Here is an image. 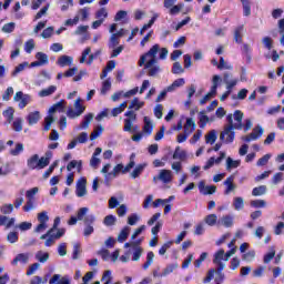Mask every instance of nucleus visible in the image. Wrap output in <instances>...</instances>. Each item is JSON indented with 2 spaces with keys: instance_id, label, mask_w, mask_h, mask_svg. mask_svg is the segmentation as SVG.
<instances>
[{
  "instance_id": "a211bd4d",
  "label": "nucleus",
  "mask_w": 284,
  "mask_h": 284,
  "mask_svg": "<svg viewBox=\"0 0 284 284\" xmlns=\"http://www.w3.org/2000/svg\"><path fill=\"white\" fill-rule=\"evenodd\" d=\"M197 187L200 190V194H203L204 196H207V194H214V192H216V186L205 185V181H200Z\"/></svg>"
},
{
  "instance_id": "f257e3e1",
  "label": "nucleus",
  "mask_w": 284,
  "mask_h": 284,
  "mask_svg": "<svg viewBox=\"0 0 284 284\" xmlns=\"http://www.w3.org/2000/svg\"><path fill=\"white\" fill-rule=\"evenodd\" d=\"M159 50H161V47L154 44L146 53L140 57L138 65H140V68H143V65L144 68H150L151 65L156 64V54H159Z\"/></svg>"
},
{
  "instance_id": "c9c22d12",
  "label": "nucleus",
  "mask_w": 284,
  "mask_h": 284,
  "mask_svg": "<svg viewBox=\"0 0 284 284\" xmlns=\"http://www.w3.org/2000/svg\"><path fill=\"white\" fill-rule=\"evenodd\" d=\"M74 168H77L78 172L81 173V171L83 170V162L81 160L80 161L73 160L67 165L68 172H72Z\"/></svg>"
},
{
  "instance_id": "7c9ffc66",
  "label": "nucleus",
  "mask_w": 284,
  "mask_h": 284,
  "mask_svg": "<svg viewBox=\"0 0 284 284\" xmlns=\"http://www.w3.org/2000/svg\"><path fill=\"white\" fill-rule=\"evenodd\" d=\"M173 159L179 161H185V159H187V151L181 149V146H178L173 153Z\"/></svg>"
},
{
  "instance_id": "a18cd8bd",
  "label": "nucleus",
  "mask_w": 284,
  "mask_h": 284,
  "mask_svg": "<svg viewBox=\"0 0 284 284\" xmlns=\"http://www.w3.org/2000/svg\"><path fill=\"white\" fill-rule=\"evenodd\" d=\"M50 258V253L43 252V251H38L36 253V260L39 261V263H48Z\"/></svg>"
},
{
  "instance_id": "69168bd1",
  "label": "nucleus",
  "mask_w": 284,
  "mask_h": 284,
  "mask_svg": "<svg viewBox=\"0 0 284 284\" xmlns=\"http://www.w3.org/2000/svg\"><path fill=\"white\" fill-rule=\"evenodd\" d=\"M12 129L14 132H21V130H23V120L21 118H16L12 123Z\"/></svg>"
},
{
  "instance_id": "7ed1b4c3",
  "label": "nucleus",
  "mask_w": 284,
  "mask_h": 284,
  "mask_svg": "<svg viewBox=\"0 0 284 284\" xmlns=\"http://www.w3.org/2000/svg\"><path fill=\"white\" fill-rule=\"evenodd\" d=\"M226 121L229 126L233 128L234 130H243V112L236 110L233 115L229 114L226 116Z\"/></svg>"
},
{
  "instance_id": "e2e57ef3",
  "label": "nucleus",
  "mask_w": 284,
  "mask_h": 284,
  "mask_svg": "<svg viewBox=\"0 0 284 284\" xmlns=\"http://www.w3.org/2000/svg\"><path fill=\"white\" fill-rule=\"evenodd\" d=\"M125 108H128V102H122L118 108L112 109V116H119V114H121Z\"/></svg>"
},
{
  "instance_id": "8fccbe9b",
  "label": "nucleus",
  "mask_w": 284,
  "mask_h": 284,
  "mask_svg": "<svg viewBox=\"0 0 284 284\" xmlns=\"http://www.w3.org/2000/svg\"><path fill=\"white\" fill-rule=\"evenodd\" d=\"M274 256H276V247L271 246L268 248V252L264 255V258H263L264 263L265 264L271 263Z\"/></svg>"
},
{
  "instance_id": "338daca9",
  "label": "nucleus",
  "mask_w": 284,
  "mask_h": 284,
  "mask_svg": "<svg viewBox=\"0 0 284 284\" xmlns=\"http://www.w3.org/2000/svg\"><path fill=\"white\" fill-rule=\"evenodd\" d=\"M95 19L100 21H105V19H108V9L101 8L100 10H98L95 12Z\"/></svg>"
},
{
  "instance_id": "39448f33",
  "label": "nucleus",
  "mask_w": 284,
  "mask_h": 284,
  "mask_svg": "<svg viewBox=\"0 0 284 284\" xmlns=\"http://www.w3.org/2000/svg\"><path fill=\"white\" fill-rule=\"evenodd\" d=\"M50 221V216L48 215L47 211H42L38 213V225L34 229L37 234H43L45 230H48V223Z\"/></svg>"
},
{
  "instance_id": "680f3d73",
  "label": "nucleus",
  "mask_w": 284,
  "mask_h": 284,
  "mask_svg": "<svg viewBox=\"0 0 284 284\" xmlns=\"http://www.w3.org/2000/svg\"><path fill=\"white\" fill-rule=\"evenodd\" d=\"M256 257V251L251 250L242 255V261H246V263H252Z\"/></svg>"
},
{
  "instance_id": "e433bc0d",
  "label": "nucleus",
  "mask_w": 284,
  "mask_h": 284,
  "mask_svg": "<svg viewBox=\"0 0 284 284\" xmlns=\"http://www.w3.org/2000/svg\"><path fill=\"white\" fill-rule=\"evenodd\" d=\"M216 139H219V135L216 133V130H211L206 135H205V143L209 145H214L216 143Z\"/></svg>"
},
{
  "instance_id": "6ab92c4d",
  "label": "nucleus",
  "mask_w": 284,
  "mask_h": 284,
  "mask_svg": "<svg viewBox=\"0 0 284 284\" xmlns=\"http://www.w3.org/2000/svg\"><path fill=\"white\" fill-rule=\"evenodd\" d=\"M71 278L69 275L61 276V274H54L50 280L49 284H70Z\"/></svg>"
},
{
  "instance_id": "79ce46f5",
  "label": "nucleus",
  "mask_w": 284,
  "mask_h": 284,
  "mask_svg": "<svg viewBox=\"0 0 284 284\" xmlns=\"http://www.w3.org/2000/svg\"><path fill=\"white\" fill-rule=\"evenodd\" d=\"M144 70H148L149 77H156L161 72V67L159 64H152L151 67H144Z\"/></svg>"
},
{
  "instance_id": "37998d69",
  "label": "nucleus",
  "mask_w": 284,
  "mask_h": 284,
  "mask_svg": "<svg viewBox=\"0 0 284 284\" xmlns=\"http://www.w3.org/2000/svg\"><path fill=\"white\" fill-rule=\"evenodd\" d=\"M183 85H185V79L183 78L176 79L171 85L168 87V91L174 92L176 88H183Z\"/></svg>"
},
{
  "instance_id": "13d9d810",
  "label": "nucleus",
  "mask_w": 284,
  "mask_h": 284,
  "mask_svg": "<svg viewBox=\"0 0 284 284\" xmlns=\"http://www.w3.org/2000/svg\"><path fill=\"white\" fill-rule=\"evenodd\" d=\"M37 43L34 42V39H29L24 42V52L27 54H32V50H34Z\"/></svg>"
},
{
  "instance_id": "4be33fe9",
  "label": "nucleus",
  "mask_w": 284,
  "mask_h": 284,
  "mask_svg": "<svg viewBox=\"0 0 284 284\" xmlns=\"http://www.w3.org/2000/svg\"><path fill=\"white\" fill-rule=\"evenodd\" d=\"M223 261H225V251L221 248L214 254L213 263L216 267H221V265H225Z\"/></svg>"
},
{
  "instance_id": "f704fd0d",
  "label": "nucleus",
  "mask_w": 284,
  "mask_h": 284,
  "mask_svg": "<svg viewBox=\"0 0 284 284\" xmlns=\"http://www.w3.org/2000/svg\"><path fill=\"white\" fill-rule=\"evenodd\" d=\"M196 130V124L194 123V120L192 118L186 119V123L184 124V132L185 134H192Z\"/></svg>"
},
{
  "instance_id": "5701e85b",
  "label": "nucleus",
  "mask_w": 284,
  "mask_h": 284,
  "mask_svg": "<svg viewBox=\"0 0 284 284\" xmlns=\"http://www.w3.org/2000/svg\"><path fill=\"white\" fill-rule=\"evenodd\" d=\"M146 168H148V163H141L135 165V168L130 174L131 179H139V176L143 174Z\"/></svg>"
},
{
  "instance_id": "3c124183",
  "label": "nucleus",
  "mask_w": 284,
  "mask_h": 284,
  "mask_svg": "<svg viewBox=\"0 0 284 284\" xmlns=\"http://www.w3.org/2000/svg\"><path fill=\"white\" fill-rule=\"evenodd\" d=\"M233 207L237 212H241V210H243V207H245V202L243 201V197H241V196L234 197L233 199Z\"/></svg>"
},
{
  "instance_id": "aec40b11",
  "label": "nucleus",
  "mask_w": 284,
  "mask_h": 284,
  "mask_svg": "<svg viewBox=\"0 0 284 284\" xmlns=\"http://www.w3.org/2000/svg\"><path fill=\"white\" fill-rule=\"evenodd\" d=\"M110 170H112V164L110 163L104 164L101 170V174H104V183H106V185H110V182L116 179V176L110 178V174H112V171L110 172Z\"/></svg>"
},
{
  "instance_id": "ea45409f",
  "label": "nucleus",
  "mask_w": 284,
  "mask_h": 284,
  "mask_svg": "<svg viewBox=\"0 0 284 284\" xmlns=\"http://www.w3.org/2000/svg\"><path fill=\"white\" fill-rule=\"evenodd\" d=\"M174 270H179V263L168 264L162 271V276H170Z\"/></svg>"
},
{
  "instance_id": "de8ad7c7",
  "label": "nucleus",
  "mask_w": 284,
  "mask_h": 284,
  "mask_svg": "<svg viewBox=\"0 0 284 284\" xmlns=\"http://www.w3.org/2000/svg\"><path fill=\"white\" fill-rule=\"evenodd\" d=\"M2 116L7 120V123H12L14 120V109L9 106L6 111L2 112Z\"/></svg>"
},
{
  "instance_id": "a19ab883",
  "label": "nucleus",
  "mask_w": 284,
  "mask_h": 284,
  "mask_svg": "<svg viewBox=\"0 0 284 284\" xmlns=\"http://www.w3.org/2000/svg\"><path fill=\"white\" fill-rule=\"evenodd\" d=\"M244 17L252 14V2L250 0H241Z\"/></svg>"
},
{
  "instance_id": "bf43d9fd",
  "label": "nucleus",
  "mask_w": 284,
  "mask_h": 284,
  "mask_svg": "<svg viewBox=\"0 0 284 284\" xmlns=\"http://www.w3.org/2000/svg\"><path fill=\"white\" fill-rule=\"evenodd\" d=\"M267 192V186L265 185H260L253 189L252 195L253 196H263V194H266Z\"/></svg>"
},
{
  "instance_id": "a878e982",
  "label": "nucleus",
  "mask_w": 284,
  "mask_h": 284,
  "mask_svg": "<svg viewBox=\"0 0 284 284\" xmlns=\"http://www.w3.org/2000/svg\"><path fill=\"white\" fill-rule=\"evenodd\" d=\"M41 120V113L39 111L30 112L27 116L29 125H37Z\"/></svg>"
},
{
  "instance_id": "f8f14e48",
  "label": "nucleus",
  "mask_w": 284,
  "mask_h": 284,
  "mask_svg": "<svg viewBox=\"0 0 284 284\" xmlns=\"http://www.w3.org/2000/svg\"><path fill=\"white\" fill-rule=\"evenodd\" d=\"M94 221H97V216H94V214H89L84 217V236H91V234H94V226H92L94 225Z\"/></svg>"
},
{
  "instance_id": "864d4df0",
  "label": "nucleus",
  "mask_w": 284,
  "mask_h": 284,
  "mask_svg": "<svg viewBox=\"0 0 284 284\" xmlns=\"http://www.w3.org/2000/svg\"><path fill=\"white\" fill-rule=\"evenodd\" d=\"M241 165V160H233L232 158L226 159V170H234Z\"/></svg>"
},
{
  "instance_id": "4468645a",
  "label": "nucleus",
  "mask_w": 284,
  "mask_h": 284,
  "mask_svg": "<svg viewBox=\"0 0 284 284\" xmlns=\"http://www.w3.org/2000/svg\"><path fill=\"white\" fill-rule=\"evenodd\" d=\"M234 128L233 126H225L224 130L220 134V141H223L224 143H234Z\"/></svg>"
},
{
  "instance_id": "bb28decb",
  "label": "nucleus",
  "mask_w": 284,
  "mask_h": 284,
  "mask_svg": "<svg viewBox=\"0 0 284 284\" xmlns=\"http://www.w3.org/2000/svg\"><path fill=\"white\" fill-rule=\"evenodd\" d=\"M130 232H132V227L124 226L118 235V243H125V241H128V236H130Z\"/></svg>"
},
{
  "instance_id": "412c9836",
  "label": "nucleus",
  "mask_w": 284,
  "mask_h": 284,
  "mask_svg": "<svg viewBox=\"0 0 284 284\" xmlns=\"http://www.w3.org/2000/svg\"><path fill=\"white\" fill-rule=\"evenodd\" d=\"M224 159H225V152L221 151L220 156L216 158V159L215 158H210L203 169L204 170H210V168H212L214 165H219L221 163V161H223Z\"/></svg>"
},
{
  "instance_id": "c756f323",
  "label": "nucleus",
  "mask_w": 284,
  "mask_h": 284,
  "mask_svg": "<svg viewBox=\"0 0 284 284\" xmlns=\"http://www.w3.org/2000/svg\"><path fill=\"white\" fill-rule=\"evenodd\" d=\"M154 130V125H152V120L150 118L144 116V125H143V134H146V136H150L152 134V131Z\"/></svg>"
},
{
  "instance_id": "72a5a7b5",
  "label": "nucleus",
  "mask_w": 284,
  "mask_h": 284,
  "mask_svg": "<svg viewBox=\"0 0 284 284\" xmlns=\"http://www.w3.org/2000/svg\"><path fill=\"white\" fill-rule=\"evenodd\" d=\"M23 150H24L23 143L18 142L14 144V148L9 150V154L11 156H20V154H23Z\"/></svg>"
},
{
  "instance_id": "6e6d98bb",
  "label": "nucleus",
  "mask_w": 284,
  "mask_h": 284,
  "mask_svg": "<svg viewBox=\"0 0 284 284\" xmlns=\"http://www.w3.org/2000/svg\"><path fill=\"white\" fill-rule=\"evenodd\" d=\"M184 7H185V4H183V3L174 4L173 7H171L169 9V14H171V17H176V14L181 13V10H183Z\"/></svg>"
},
{
  "instance_id": "393cba45",
  "label": "nucleus",
  "mask_w": 284,
  "mask_h": 284,
  "mask_svg": "<svg viewBox=\"0 0 284 284\" xmlns=\"http://www.w3.org/2000/svg\"><path fill=\"white\" fill-rule=\"evenodd\" d=\"M224 185H225V191L224 194L227 196V194H230L231 192H234L236 190V185L234 184V176H229L225 181H224Z\"/></svg>"
},
{
  "instance_id": "603ef678",
  "label": "nucleus",
  "mask_w": 284,
  "mask_h": 284,
  "mask_svg": "<svg viewBox=\"0 0 284 284\" xmlns=\"http://www.w3.org/2000/svg\"><path fill=\"white\" fill-rule=\"evenodd\" d=\"M61 12H68L70 8H74V0H60Z\"/></svg>"
},
{
  "instance_id": "58836bf2",
  "label": "nucleus",
  "mask_w": 284,
  "mask_h": 284,
  "mask_svg": "<svg viewBox=\"0 0 284 284\" xmlns=\"http://www.w3.org/2000/svg\"><path fill=\"white\" fill-rule=\"evenodd\" d=\"M57 92V85H50L47 89L41 90L38 94L41 98L52 97Z\"/></svg>"
},
{
  "instance_id": "20e7f679",
  "label": "nucleus",
  "mask_w": 284,
  "mask_h": 284,
  "mask_svg": "<svg viewBox=\"0 0 284 284\" xmlns=\"http://www.w3.org/2000/svg\"><path fill=\"white\" fill-rule=\"evenodd\" d=\"M159 181L164 185H168L174 181V173L172 170L162 169L158 175L153 176V183H159Z\"/></svg>"
},
{
  "instance_id": "423d86ee",
  "label": "nucleus",
  "mask_w": 284,
  "mask_h": 284,
  "mask_svg": "<svg viewBox=\"0 0 284 284\" xmlns=\"http://www.w3.org/2000/svg\"><path fill=\"white\" fill-rule=\"evenodd\" d=\"M83 100L81 98H78L74 102V109L69 108L67 111V116L69 119H77L78 116H81V114H83L85 112V106L83 104H81Z\"/></svg>"
},
{
  "instance_id": "052dcab7",
  "label": "nucleus",
  "mask_w": 284,
  "mask_h": 284,
  "mask_svg": "<svg viewBox=\"0 0 284 284\" xmlns=\"http://www.w3.org/2000/svg\"><path fill=\"white\" fill-rule=\"evenodd\" d=\"M152 263H154V252L150 251L146 254V262L142 265L143 270H149Z\"/></svg>"
},
{
  "instance_id": "774afa93",
  "label": "nucleus",
  "mask_w": 284,
  "mask_h": 284,
  "mask_svg": "<svg viewBox=\"0 0 284 284\" xmlns=\"http://www.w3.org/2000/svg\"><path fill=\"white\" fill-rule=\"evenodd\" d=\"M36 59L41 65H48V54L43 52H38L36 54Z\"/></svg>"
},
{
  "instance_id": "09e8293b",
  "label": "nucleus",
  "mask_w": 284,
  "mask_h": 284,
  "mask_svg": "<svg viewBox=\"0 0 284 284\" xmlns=\"http://www.w3.org/2000/svg\"><path fill=\"white\" fill-rule=\"evenodd\" d=\"M75 17H79V21H87V19L90 17V8L84 7L80 9Z\"/></svg>"
},
{
  "instance_id": "f03ea898",
  "label": "nucleus",
  "mask_w": 284,
  "mask_h": 284,
  "mask_svg": "<svg viewBox=\"0 0 284 284\" xmlns=\"http://www.w3.org/2000/svg\"><path fill=\"white\" fill-rule=\"evenodd\" d=\"M64 110H65V100H61L57 102L49 109V114L48 116L44 118L45 132H48V130H50V128L52 126V123H54V116L52 114H54V112H64Z\"/></svg>"
},
{
  "instance_id": "9b49d317",
  "label": "nucleus",
  "mask_w": 284,
  "mask_h": 284,
  "mask_svg": "<svg viewBox=\"0 0 284 284\" xmlns=\"http://www.w3.org/2000/svg\"><path fill=\"white\" fill-rule=\"evenodd\" d=\"M77 72H79V68L72 67L64 72V77L67 79H70L71 77H73V81L79 82L81 81V79H83V77L88 74L87 70H81L78 74Z\"/></svg>"
},
{
  "instance_id": "c85d7f7f",
  "label": "nucleus",
  "mask_w": 284,
  "mask_h": 284,
  "mask_svg": "<svg viewBox=\"0 0 284 284\" xmlns=\"http://www.w3.org/2000/svg\"><path fill=\"white\" fill-rule=\"evenodd\" d=\"M144 105V101H141V99L139 98H134L129 104V110H134L135 112H139V110H141V108H143Z\"/></svg>"
},
{
  "instance_id": "2f4dec72",
  "label": "nucleus",
  "mask_w": 284,
  "mask_h": 284,
  "mask_svg": "<svg viewBox=\"0 0 284 284\" xmlns=\"http://www.w3.org/2000/svg\"><path fill=\"white\" fill-rule=\"evenodd\" d=\"M217 225H223L224 227H232V225H234V216L224 215L221 220H219Z\"/></svg>"
},
{
  "instance_id": "1a4fd4ad",
  "label": "nucleus",
  "mask_w": 284,
  "mask_h": 284,
  "mask_svg": "<svg viewBox=\"0 0 284 284\" xmlns=\"http://www.w3.org/2000/svg\"><path fill=\"white\" fill-rule=\"evenodd\" d=\"M27 168L29 170H44L45 164L43 160L39 158V154H33L27 160Z\"/></svg>"
},
{
  "instance_id": "0eeeda50",
  "label": "nucleus",
  "mask_w": 284,
  "mask_h": 284,
  "mask_svg": "<svg viewBox=\"0 0 284 284\" xmlns=\"http://www.w3.org/2000/svg\"><path fill=\"white\" fill-rule=\"evenodd\" d=\"M135 165H136V162H134L132 160H130V162L128 163L126 166H124L123 163L116 164L113 168L112 173L109 175V179L119 176L120 173L128 174V172H130V170H132V168H134Z\"/></svg>"
},
{
  "instance_id": "6e6552de",
  "label": "nucleus",
  "mask_w": 284,
  "mask_h": 284,
  "mask_svg": "<svg viewBox=\"0 0 284 284\" xmlns=\"http://www.w3.org/2000/svg\"><path fill=\"white\" fill-rule=\"evenodd\" d=\"M13 101L18 103V108H20V110H23V108L32 102V97L23 93L22 91H18L13 97Z\"/></svg>"
},
{
  "instance_id": "49530a36",
  "label": "nucleus",
  "mask_w": 284,
  "mask_h": 284,
  "mask_svg": "<svg viewBox=\"0 0 284 284\" xmlns=\"http://www.w3.org/2000/svg\"><path fill=\"white\" fill-rule=\"evenodd\" d=\"M204 222L206 225H210V227H214V225H219V216H216V214H209L204 219Z\"/></svg>"
},
{
  "instance_id": "f3484780",
  "label": "nucleus",
  "mask_w": 284,
  "mask_h": 284,
  "mask_svg": "<svg viewBox=\"0 0 284 284\" xmlns=\"http://www.w3.org/2000/svg\"><path fill=\"white\" fill-rule=\"evenodd\" d=\"M103 152V149L97 148L91 156L90 165L93 168V170H99V165H101V159L99 156Z\"/></svg>"
},
{
  "instance_id": "9d476101",
  "label": "nucleus",
  "mask_w": 284,
  "mask_h": 284,
  "mask_svg": "<svg viewBox=\"0 0 284 284\" xmlns=\"http://www.w3.org/2000/svg\"><path fill=\"white\" fill-rule=\"evenodd\" d=\"M88 194V179L80 178L75 184V196L83 199Z\"/></svg>"
},
{
  "instance_id": "5fc2aeb1",
  "label": "nucleus",
  "mask_w": 284,
  "mask_h": 284,
  "mask_svg": "<svg viewBox=\"0 0 284 284\" xmlns=\"http://www.w3.org/2000/svg\"><path fill=\"white\" fill-rule=\"evenodd\" d=\"M110 90H112V82L110 81V79L104 80L102 82L100 94H102V97H105V94H108Z\"/></svg>"
},
{
  "instance_id": "b1692460",
  "label": "nucleus",
  "mask_w": 284,
  "mask_h": 284,
  "mask_svg": "<svg viewBox=\"0 0 284 284\" xmlns=\"http://www.w3.org/2000/svg\"><path fill=\"white\" fill-rule=\"evenodd\" d=\"M73 61H74V58L70 55H61L57 60V65H59L60 68H65V65H72Z\"/></svg>"
},
{
  "instance_id": "dca6fc26",
  "label": "nucleus",
  "mask_w": 284,
  "mask_h": 284,
  "mask_svg": "<svg viewBox=\"0 0 284 284\" xmlns=\"http://www.w3.org/2000/svg\"><path fill=\"white\" fill-rule=\"evenodd\" d=\"M30 262V253H19L12 261L11 265L17 266L19 263L21 265H28Z\"/></svg>"
},
{
  "instance_id": "473e14b6",
  "label": "nucleus",
  "mask_w": 284,
  "mask_h": 284,
  "mask_svg": "<svg viewBox=\"0 0 284 284\" xmlns=\"http://www.w3.org/2000/svg\"><path fill=\"white\" fill-rule=\"evenodd\" d=\"M243 30L245 27L243 24L237 26L234 30V41L235 43H243Z\"/></svg>"
},
{
  "instance_id": "4c0bfd02",
  "label": "nucleus",
  "mask_w": 284,
  "mask_h": 284,
  "mask_svg": "<svg viewBox=\"0 0 284 284\" xmlns=\"http://www.w3.org/2000/svg\"><path fill=\"white\" fill-rule=\"evenodd\" d=\"M132 250V258L131 261H140L141 256L143 255V247L141 246H134V247H131Z\"/></svg>"
},
{
  "instance_id": "c03bdc74",
  "label": "nucleus",
  "mask_w": 284,
  "mask_h": 284,
  "mask_svg": "<svg viewBox=\"0 0 284 284\" xmlns=\"http://www.w3.org/2000/svg\"><path fill=\"white\" fill-rule=\"evenodd\" d=\"M92 119H94V115L92 113L84 115V119L81 122L79 130H88L90 123L92 122Z\"/></svg>"
},
{
  "instance_id": "cd10ccee",
  "label": "nucleus",
  "mask_w": 284,
  "mask_h": 284,
  "mask_svg": "<svg viewBox=\"0 0 284 284\" xmlns=\"http://www.w3.org/2000/svg\"><path fill=\"white\" fill-rule=\"evenodd\" d=\"M224 83L226 84V91L232 93V90L239 83V79L230 80V73L224 74Z\"/></svg>"
},
{
  "instance_id": "0e129e2a",
  "label": "nucleus",
  "mask_w": 284,
  "mask_h": 284,
  "mask_svg": "<svg viewBox=\"0 0 284 284\" xmlns=\"http://www.w3.org/2000/svg\"><path fill=\"white\" fill-rule=\"evenodd\" d=\"M270 159H272V154H270V153H267L264 156H262L261 159H258L256 162L257 168H263V166L267 165V163H270Z\"/></svg>"
},
{
  "instance_id": "ddd939ff",
  "label": "nucleus",
  "mask_w": 284,
  "mask_h": 284,
  "mask_svg": "<svg viewBox=\"0 0 284 284\" xmlns=\"http://www.w3.org/2000/svg\"><path fill=\"white\" fill-rule=\"evenodd\" d=\"M263 126L257 125L253 129L252 133L248 135L242 136V141L245 143H252V141H258L263 136Z\"/></svg>"
},
{
  "instance_id": "2eb2a0df",
  "label": "nucleus",
  "mask_w": 284,
  "mask_h": 284,
  "mask_svg": "<svg viewBox=\"0 0 284 284\" xmlns=\"http://www.w3.org/2000/svg\"><path fill=\"white\" fill-rule=\"evenodd\" d=\"M64 235L65 229H58L57 233L53 232L51 235H49V239H47L44 243L45 247H52V245H54V241H59V239Z\"/></svg>"
},
{
  "instance_id": "4d7b16f0",
  "label": "nucleus",
  "mask_w": 284,
  "mask_h": 284,
  "mask_svg": "<svg viewBox=\"0 0 284 284\" xmlns=\"http://www.w3.org/2000/svg\"><path fill=\"white\" fill-rule=\"evenodd\" d=\"M221 78L220 75H213V79H212V83L213 85L211 87V94H216V90H219V85H221Z\"/></svg>"
}]
</instances>
